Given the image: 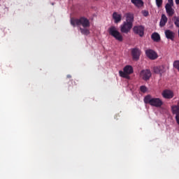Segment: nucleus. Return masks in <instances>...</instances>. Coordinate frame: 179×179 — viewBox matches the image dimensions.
I'll use <instances>...</instances> for the list:
<instances>
[{"label":"nucleus","mask_w":179,"mask_h":179,"mask_svg":"<svg viewBox=\"0 0 179 179\" xmlns=\"http://www.w3.org/2000/svg\"><path fill=\"white\" fill-rule=\"evenodd\" d=\"M143 16H148V15H149L148 10H143Z\"/></svg>","instance_id":"24"},{"label":"nucleus","mask_w":179,"mask_h":179,"mask_svg":"<svg viewBox=\"0 0 179 179\" xmlns=\"http://www.w3.org/2000/svg\"><path fill=\"white\" fill-rule=\"evenodd\" d=\"M177 124L179 125V113L178 115H177Z\"/></svg>","instance_id":"25"},{"label":"nucleus","mask_w":179,"mask_h":179,"mask_svg":"<svg viewBox=\"0 0 179 179\" xmlns=\"http://www.w3.org/2000/svg\"><path fill=\"white\" fill-rule=\"evenodd\" d=\"M153 71L155 73H159L160 76H162L163 73L166 71L164 65H159V66H154Z\"/></svg>","instance_id":"12"},{"label":"nucleus","mask_w":179,"mask_h":179,"mask_svg":"<svg viewBox=\"0 0 179 179\" xmlns=\"http://www.w3.org/2000/svg\"><path fill=\"white\" fill-rule=\"evenodd\" d=\"M165 35L166 38H170L171 40H174V31H172L171 30H165Z\"/></svg>","instance_id":"15"},{"label":"nucleus","mask_w":179,"mask_h":179,"mask_svg":"<svg viewBox=\"0 0 179 179\" xmlns=\"http://www.w3.org/2000/svg\"><path fill=\"white\" fill-rule=\"evenodd\" d=\"M173 0H168V3L165 5V9L168 16H173L174 15L175 10L173 8Z\"/></svg>","instance_id":"6"},{"label":"nucleus","mask_w":179,"mask_h":179,"mask_svg":"<svg viewBox=\"0 0 179 179\" xmlns=\"http://www.w3.org/2000/svg\"><path fill=\"white\" fill-rule=\"evenodd\" d=\"M151 38L154 41H157L159 42L160 41L161 37H160V34H159V33H152V36H151Z\"/></svg>","instance_id":"18"},{"label":"nucleus","mask_w":179,"mask_h":179,"mask_svg":"<svg viewBox=\"0 0 179 179\" xmlns=\"http://www.w3.org/2000/svg\"><path fill=\"white\" fill-rule=\"evenodd\" d=\"M168 17L166 15H162L161 20L159 22V25L161 27L165 26L166 23H167Z\"/></svg>","instance_id":"17"},{"label":"nucleus","mask_w":179,"mask_h":179,"mask_svg":"<svg viewBox=\"0 0 179 179\" xmlns=\"http://www.w3.org/2000/svg\"><path fill=\"white\" fill-rule=\"evenodd\" d=\"M126 21L120 25L121 33L128 34L131 31L133 27V23L134 20V16L133 13H128L125 14Z\"/></svg>","instance_id":"1"},{"label":"nucleus","mask_w":179,"mask_h":179,"mask_svg":"<svg viewBox=\"0 0 179 179\" xmlns=\"http://www.w3.org/2000/svg\"><path fill=\"white\" fill-rule=\"evenodd\" d=\"M80 30L82 34H85L87 36L88 34H90V31L89 29H87V27H84V28L80 27Z\"/></svg>","instance_id":"19"},{"label":"nucleus","mask_w":179,"mask_h":179,"mask_svg":"<svg viewBox=\"0 0 179 179\" xmlns=\"http://www.w3.org/2000/svg\"><path fill=\"white\" fill-rule=\"evenodd\" d=\"M152 76V72L150 69H142L140 72V77L143 80H149Z\"/></svg>","instance_id":"7"},{"label":"nucleus","mask_w":179,"mask_h":179,"mask_svg":"<svg viewBox=\"0 0 179 179\" xmlns=\"http://www.w3.org/2000/svg\"><path fill=\"white\" fill-rule=\"evenodd\" d=\"M131 53L133 59L138 61V59H139L141 57V50H139V48H131Z\"/></svg>","instance_id":"9"},{"label":"nucleus","mask_w":179,"mask_h":179,"mask_svg":"<svg viewBox=\"0 0 179 179\" xmlns=\"http://www.w3.org/2000/svg\"><path fill=\"white\" fill-rule=\"evenodd\" d=\"M176 3L177 5H178V4H179V0H176Z\"/></svg>","instance_id":"26"},{"label":"nucleus","mask_w":179,"mask_h":179,"mask_svg":"<svg viewBox=\"0 0 179 179\" xmlns=\"http://www.w3.org/2000/svg\"><path fill=\"white\" fill-rule=\"evenodd\" d=\"M134 73V68L131 65H126L123 71H119V74L122 78H126L127 79H129L130 76L129 75L131 73Z\"/></svg>","instance_id":"5"},{"label":"nucleus","mask_w":179,"mask_h":179,"mask_svg":"<svg viewBox=\"0 0 179 179\" xmlns=\"http://www.w3.org/2000/svg\"><path fill=\"white\" fill-rule=\"evenodd\" d=\"M178 36H179V30H178Z\"/></svg>","instance_id":"29"},{"label":"nucleus","mask_w":179,"mask_h":179,"mask_svg":"<svg viewBox=\"0 0 179 179\" xmlns=\"http://www.w3.org/2000/svg\"><path fill=\"white\" fill-rule=\"evenodd\" d=\"M71 24L72 26H83V28L84 27H90V21L87 17H85V16H81V17H79L78 19H71Z\"/></svg>","instance_id":"3"},{"label":"nucleus","mask_w":179,"mask_h":179,"mask_svg":"<svg viewBox=\"0 0 179 179\" xmlns=\"http://www.w3.org/2000/svg\"><path fill=\"white\" fill-rule=\"evenodd\" d=\"M178 108H179V101H178Z\"/></svg>","instance_id":"28"},{"label":"nucleus","mask_w":179,"mask_h":179,"mask_svg":"<svg viewBox=\"0 0 179 179\" xmlns=\"http://www.w3.org/2000/svg\"><path fill=\"white\" fill-rule=\"evenodd\" d=\"M173 66H174V68L178 69V71H179V60L174 61Z\"/></svg>","instance_id":"23"},{"label":"nucleus","mask_w":179,"mask_h":179,"mask_svg":"<svg viewBox=\"0 0 179 179\" xmlns=\"http://www.w3.org/2000/svg\"><path fill=\"white\" fill-rule=\"evenodd\" d=\"M71 77H72L71 75L70 74L67 75V78H71Z\"/></svg>","instance_id":"27"},{"label":"nucleus","mask_w":179,"mask_h":179,"mask_svg":"<svg viewBox=\"0 0 179 179\" xmlns=\"http://www.w3.org/2000/svg\"><path fill=\"white\" fill-rule=\"evenodd\" d=\"M140 90L143 93H145L148 90V87L145 85H142L141 86H140Z\"/></svg>","instance_id":"21"},{"label":"nucleus","mask_w":179,"mask_h":179,"mask_svg":"<svg viewBox=\"0 0 179 179\" xmlns=\"http://www.w3.org/2000/svg\"><path fill=\"white\" fill-rule=\"evenodd\" d=\"M133 31L136 34H138L140 37H143L145 34V27L143 26H134Z\"/></svg>","instance_id":"8"},{"label":"nucleus","mask_w":179,"mask_h":179,"mask_svg":"<svg viewBox=\"0 0 179 179\" xmlns=\"http://www.w3.org/2000/svg\"><path fill=\"white\" fill-rule=\"evenodd\" d=\"M157 8H160L163 5V0H155Z\"/></svg>","instance_id":"22"},{"label":"nucleus","mask_w":179,"mask_h":179,"mask_svg":"<svg viewBox=\"0 0 179 179\" xmlns=\"http://www.w3.org/2000/svg\"><path fill=\"white\" fill-rule=\"evenodd\" d=\"M173 20L176 27H179V17L173 16Z\"/></svg>","instance_id":"20"},{"label":"nucleus","mask_w":179,"mask_h":179,"mask_svg":"<svg viewBox=\"0 0 179 179\" xmlns=\"http://www.w3.org/2000/svg\"><path fill=\"white\" fill-rule=\"evenodd\" d=\"M113 18L115 23H119V22H121L122 20V15H120L117 12H113Z\"/></svg>","instance_id":"14"},{"label":"nucleus","mask_w":179,"mask_h":179,"mask_svg":"<svg viewBox=\"0 0 179 179\" xmlns=\"http://www.w3.org/2000/svg\"><path fill=\"white\" fill-rule=\"evenodd\" d=\"M144 103L150 104L155 107H162L163 106V100L159 97H152L151 94H147L144 97Z\"/></svg>","instance_id":"2"},{"label":"nucleus","mask_w":179,"mask_h":179,"mask_svg":"<svg viewBox=\"0 0 179 179\" xmlns=\"http://www.w3.org/2000/svg\"><path fill=\"white\" fill-rule=\"evenodd\" d=\"M145 54L150 59H156L158 57L157 52L154 50H146Z\"/></svg>","instance_id":"11"},{"label":"nucleus","mask_w":179,"mask_h":179,"mask_svg":"<svg viewBox=\"0 0 179 179\" xmlns=\"http://www.w3.org/2000/svg\"><path fill=\"white\" fill-rule=\"evenodd\" d=\"M162 96L164 97V99H172L174 97V92L169 89H165L162 92Z\"/></svg>","instance_id":"10"},{"label":"nucleus","mask_w":179,"mask_h":179,"mask_svg":"<svg viewBox=\"0 0 179 179\" xmlns=\"http://www.w3.org/2000/svg\"><path fill=\"white\" fill-rule=\"evenodd\" d=\"M131 3L135 5V6H137L138 8H141V6H143L144 2L143 0H131Z\"/></svg>","instance_id":"16"},{"label":"nucleus","mask_w":179,"mask_h":179,"mask_svg":"<svg viewBox=\"0 0 179 179\" xmlns=\"http://www.w3.org/2000/svg\"><path fill=\"white\" fill-rule=\"evenodd\" d=\"M108 33L110 34V36L114 37L115 40H117L118 41H123L124 37L122 33L117 30L115 26H110V27L108 29Z\"/></svg>","instance_id":"4"},{"label":"nucleus","mask_w":179,"mask_h":179,"mask_svg":"<svg viewBox=\"0 0 179 179\" xmlns=\"http://www.w3.org/2000/svg\"><path fill=\"white\" fill-rule=\"evenodd\" d=\"M171 109H172L173 114H176L175 118H176V122L178 123L177 115H178L179 114L178 101L176 105L171 106Z\"/></svg>","instance_id":"13"}]
</instances>
